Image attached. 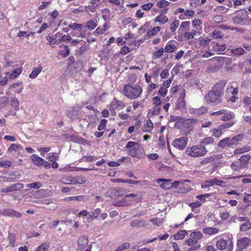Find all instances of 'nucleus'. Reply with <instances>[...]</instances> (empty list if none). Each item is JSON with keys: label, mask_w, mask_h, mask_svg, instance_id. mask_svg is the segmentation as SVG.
I'll use <instances>...</instances> for the list:
<instances>
[{"label": "nucleus", "mask_w": 251, "mask_h": 251, "mask_svg": "<svg viewBox=\"0 0 251 251\" xmlns=\"http://www.w3.org/2000/svg\"><path fill=\"white\" fill-rule=\"evenodd\" d=\"M153 124L151 120H148L146 123V126L144 127L143 129L144 132H149L152 129Z\"/></svg>", "instance_id": "43"}, {"label": "nucleus", "mask_w": 251, "mask_h": 251, "mask_svg": "<svg viewBox=\"0 0 251 251\" xmlns=\"http://www.w3.org/2000/svg\"><path fill=\"white\" fill-rule=\"evenodd\" d=\"M242 166V163H240V161H234L231 163L230 167L232 170L236 171H238L241 169Z\"/></svg>", "instance_id": "28"}, {"label": "nucleus", "mask_w": 251, "mask_h": 251, "mask_svg": "<svg viewBox=\"0 0 251 251\" xmlns=\"http://www.w3.org/2000/svg\"><path fill=\"white\" fill-rule=\"evenodd\" d=\"M224 113H224L222 115V117L220 118V119L223 121L227 122L232 119L234 117V115L233 113L231 112H227V111L225 109Z\"/></svg>", "instance_id": "19"}, {"label": "nucleus", "mask_w": 251, "mask_h": 251, "mask_svg": "<svg viewBox=\"0 0 251 251\" xmlns=\"http://www.w3.org/2000/svg\"><path fill=\"white\" fill-rule=\"evenodd\" d=\"M49 247V242L42 243L35 251H47Z\"/></svg>", "instance_id": "38"}, {"label": "nucleus", "mask_w": 251, "mask_h": 251, "mask_svg": "<svg viewBox=\"0 0 251 251\" xmlns=\"http://www.w3.org/2000/svg\"><path fill=\"white\" fill-rule=\"evenodd\" d=\"M85 198L84 196H74V197H70L65 198L64 200L66 201H82Z\"/></svg>", "instance_id": "35"}, {"label": "nucleus", "mask_w": 251, "mask_h": 251, "mask_svg": "<svg viewBox=\"0 0 251 251\" xmlns=\"http://www.w3.org/2000/svg\"><path fill=\"white\" fill-rule=\"evenodd\" d=\"M240 230L245 231L251 229V223L250 222L245 223L240 226Z\"/></svg>", "instance_id": "42"}, {"label": "nucleus", "mask_w": 251, "mask_h": 251, "mask_svg": "<svg viewBox=\"0 0 251 251\" xmlns=\"http://www.w3.org/2000/svg\"><path fill=\"white\" fill-rule=\"evenodd\" d=\"M26 186L31 189H38L42 186V184L39 182H35L29 183Z\"/></svg>", "instance_id": "33"}, {"label": "nucleus", "mask_w": 251, "mask_h": 251, "mask_svg": "<svg viewBox=\"0 0 251 251\" xmlns=\"http://www.w3.org/2000/svg\"><path fill=\"white\" fill-rule=\"evenodd\" d=\"M228 242L226 240L221 239L216 243V247L219 250L223 251L226 249L227 246Z\"/></svg>", "instance_id": "17"}, {"label": "nucleus", "mask_w": 251, "mask_h": 251, "mask_svg": "<svg viewBox=\"0 0 251 251\" xmlns=\"http://www.w3.org/2000/svg\"><path fill=\"white\" fill-rule=\"evenodd\" d=\"M185 106V101L183 98H179L176 103V107L177 109H182Z\"/></svg>", "instance_id": "36"}, {"label": "nucleus", "mask_w": 251, "mask_h": 251, "mask_svg": "<svg viewBox=\"0 0 251 251\" xmlns=\"http://www.w3.org/2000/svg\"><path fill=\"white\" fill-rule=\"evenodd\" d=\"M226 81H220L215 84L212 90L205 96L206 101L210 104L217 105L222 101V96L224 94Z\"/></svg>", "instance_id": "1"}, {"label": "nucleus", "mask_w": 251, "mask_h": 251, "mask_svg": "<svg viewBox=\"0 0 251 251\" xmlns=\"http://www.w3.org/2000/svg\"><path fill=\"white\" fill-rule=\"evenodd\" d=\"M160 30V26H156L153 27L151 30H150L148 31L147 35L151 37L155 35Z\"/></svg>", "instance_id": "39"}, {"label": "nucleus", "mask_w": 251, "mask_h": 251, "mask_svg": "<svg viewBox=\"0 0 251 251\" xmlns=\"http://www.w3.org/2000/svg\"><path fill=\"white\" fill-rule=\"evenodd\" d=\"M43 67L41 65H39L38 67L33 68L32 72L30 74L29 77L31 78H34L41 73Z\"/></svg>", "instance_id": "18"}, {"label": "nucleus", "mask_w": 251, "mask_h": 251, "mask_svg": "<svg viewBox=\"0 0 251 251\" xmlns=\"http://www.w3.org/2000/svg\"><path fill=\"white\" fill-rule=\"evenodd\" d=\"M207 151L204 146L198 145L188 147L185 151L186 154L192 157H199L206 154Z\"/></svg>", "instance_id": "4"}, {"label": "nucleus", "mask_w": 251, "mask_h": 251, "mask_svg": "<svg viewBox=\"0 0 251 251\" xmlns=\"http://www.w3.org/2000/svg\"><path fill=\"white\" fill-rule=\"evenodd\" d=\"M111 107L115 109H121L124 107V103L121 101L114 99L111 103Z\"/></svg>", "instance_id": "23"}, {"label": "nucleus", "mask_w": 251, "mask_h": 251, "mask_svg": "<svg viewBox=\"0 0 251 251\" xmlns=\"http://www.w3.org/2000/svg\"><path fill=\"white\" fill-rule=\"evenodd\" d=\"M22 72V69L19 68L15 69L9 75V78L11 79L16 78L18 75H19Z\"/></svg>", "instance_id": "34"}, {"label": "nucleus", "mask_w": 251, "mask_h": 251, "mask_svg": "<svg viewBox=\"0 0 251 251\" xmlns=\"http://www.w3.org/2000/svg\"><path fill=\"white\" fill-rule=\"evenodd\" d=\"M129 48L127 46H124L122 47L120 51V53L122 55H126L130 52Z\"/></svg>", "instance_id": "62"}, {"label": "nucleus", "mask_w": 251, "mask_h": 251, "mask_svg": "<svg viewBox=\"0 0 251 251\" xmlns=\"http://www.w3.org/2000/svg\"><path fill=\"white\" fill-rule=\"evenodd\" d=\"M251 147L250 146H244L241 148H237L234 151V154H238L242 153L245 152H248L251 150Z\"/></svg>", "instance_id": "30"}, {"label": "nucleus", "mask_w": 251, "mask_h": 251, "mask_svg": "<svg viewBox=\"0 0 251 251\" xmlns=\"http://www.w3.org/2000/svg\"><path fill=\"white\" fill-rule=\"evenodd\" d=\"M223 183V181L220 179H219L217 178H214L213 179L210 180H208L205 182V184H202L201 186V188L204 189L208 188L210 186L213 185L214 184H216L219 186H221L222 184Z\"/></svg>", "instance_id": "12"}, {"label": "nucleus", "mask_w": 251, "mask_h": 251, "mask_svg": "<svg viewBox=\"0 0 251 251\" xmlns=\"http://www.w3.org/2000/svg\"><path fill=\"white\" fill-rule=\"evenodd\" d=\"M21 175L18 172H13L8 174L7 176H4V178L10 179H17L20 178Z\"/></svg>", "instance_id": "25"}, {"label": "nucleus", "mask_w": 251, "mask_h": 251, "mask_svg": "<svg viewBox=\"0 0 251 251\" xmlns=\"http://www.w3.org/2000/svg\"><path fill=\"white\" fill-rule=\"evenodd\" d=\"M116 182H125V183H128L129 184H136L138 183L139 182L138 181H134L131 179H116Z\"/></svg>", "instance_id": "44"}, {"label": "nucleus", "mask_w": 251, "mask_h": 251, "mask_svg": "<svg viewBox=\"0 0 251 251\" xmlns=\"http://www.w3.org/2000/svg\"><path fill=\"white\" fill-rule=\"evenodd\" d=\"M153 104L155 106H160L161 104V99L159 97H154L152 98Z\"/></svg>", "instance_id": "64"}, {"label": "nucleus", "mask_w": 251, "mask_h": 251, "mask_svg": "<svg viewBox=\"0 0 251 251\" xmlns=\"http://www.w3.org/2000/svg\"><path fill=\"white\" fill-rule=\"evenodd\" d=\"M97 25L95 22V21L91 20L87 22L86 26L87 27L91 30L94 29Z\"/></svg>", "instance_id": "48"}, {"label": "nucleus", "mask_w": 251, "mask_h": 251, "mask_svg": "<svg viewBox=\"0 0 251 251\" xmlns=\"http://www.w3.org/2000/svg\"><path fill=\"white\" fill-rule=\"evenodd\" d=\"M250 158L251 155L249 154L243 155L240 157L238 161H240V163H246L250 160Z\"/></svg>", "instance_id": "53"}, {"label": "nucleus", "mask_w": 251, "mask_h": 251, "mask_svg": "<svg viewBox=\"0 0 251 251\" xmlns=\"http://www.w3.org/2000/svg\"><path fill=\"white\" fill-rule=\"evenodd\" d=\"M107 123V120L104 119H102L100 121V124L98 127V129L99 131H101V130H103V129H104Z\"/></svg>", "instance_id": "51"}, {"label": "nucleus", "mask_w": 251, "mask_h": 251, "mask_svg": "<svg viewBox=\"0 0 251 251\" xmlns=\"http://www.w3.org/2000/svg\"><path fill=\"white\" fill-rule=\"evenodd\" d=\"M188 142L187 137H181L179 138L175 139L172 142V145L176 149L183 150L186 146Z\"/></svg>", "instance_id": "6"}, {"label": "nucleus", "mask_w": 251, "mask_h": 251, "mask_svg": "<svg viewBox=\"0 0 251 251\" xmlns=\"http://www.w3.org/2000/svg\"><path fill=\"white\" fill-rule=\"evenodd\" d=\"M24 188L23 184L18 183L14 184L9 187L3 188L1 190V192L3 193H8L16 190H20Z\"/></svg>", "instance_id": "10"}, {"label": "nucleus", "mask_w": 251, "mask_h": 251, "mask_svg": "<svg viewBox=\"0 0 251 251\" xmlns=\"http://www.w3.org/2000/svg\"><path fill=\"white\" fill-rule=\"evenodd\" d=\"M218 146L219 147H221V148H224L226 146H227L228 147L231 146L230 145V142L229 141V137L225 138L219 141L218 143Z\"/></svg>", "instance_id": "27"}, {"label": "nucleus", "mask_w": 251, "mask_h": 251, "mask_svg": "<svg viewBox=\"0 0 251 251\" xmlns=\"http://www.w3.org/2000/svg\"><path fill=\"white\" fill-rule=\"evenodd\" d=\"M203 231L206 234H213L217 233L219 231V229L214 227H208L203 228Z\"/></svg>", "instance_id": "31"}, {"label": "nucleus", "mask_w": 251, "mask_h": 251, "mask_svg": "<svg viewBox=\"0 0 251 251\" xmlns=\"http://www.w3.org/2000/svg\"><path fill=\"white\" fill-rule=\"evenodd\" d=\"M125 148L128 149V154L133 157L140 158L144 156V148L137 142L129 141Z\"/></svg>", "instance_id": "2"}, {"label": "nucleus", "mask_w": 251, "mask_h": 251, "mask_svg": "<svg viewBox=\"0 0 251 251\" xmlns=\"http://www.w3.org/2000/svg\"><path fill=\"white\" fill-rule=\"evenodd\" d=\"M212 36L214 38H221L224 36V34L222 31L215 30L212 33Z\"/></svg>", "instance_id": "52"}, {"label": "nucleus", "mask_w": 251, "mask_h": 251, "mask_svg": "<svg viewBox=\"0 0 251 251\" xmlns=\"http://www.w3.org/2000/svg\"><path fill=\"white\" fill-rule=\"evenodd\" d=\"M100 213V210L99 208L96 209L90 214V217L94 218H96Z\"/></svg>", "instance_id": "61"}, {"label": "nucleus", "mask_w": 251, "mask_h": 251, "mask_svg": "<svg viewBox=\"0 0 251 251\" xmlns=\"http://www.w3.org/2000/svg\"><path fill=\"white\" fill-rule=\"evenodd\" d=\"M176 47L173 44H167L165 47L164 50L166 52H173L176 50Z\"/></svg>", "instance_id": "32"}, {"label": "nucleus", "mask_w": 251, "mask_h": 251, "mask_svg": "<svg viewBox=\"0 0 251 251\" xmlns=\"http://www.w3.org/2000/svg\"><path fill=\"white\" fill-rule=\"evenodd\" d=\"M142 88L137 85L126 84L124 86V93L128 98L135 99L141 94Z\"/></svg>", "instance_id": "3"}, {"label": "nucleus", "mask_w": 251, "mask_h": 251, "mask_svg": "<svg viewBox=\"0 0 251 251\" xmlns=\"http://www.w3.org/2000/svg\"><path fill=\"white\" fill-rule=\"evenodd\" d=\"M11 105L12 107H15V109L16 110H17L19 109V101L15 97H14L12 99L10 102Z\"/></svg>", "instance_id": "46"}, {"label": "nucleus", "mask_w": 251, "mask_h": 251, "mask_svg": "<svg viewBox=\"0 0 251 251\" xmlns=\"http://www.w3.org/2000/svg\"><path fill=\"white\" fill-rule=\"evenodd\" d=\"M154 21L155 22H159L161 24H164L168 22V18L165 15H160L155 18Z\"/></svg>", "instance_id": "26"}, {"label": "nucleus", "mask_w": 251, "mask_h": 251, "mask_svg": "<svg viewBox=\"0 0 251 251\" xmlns=\"http://www.w3.org/2000/svg\"><path fill=\"white\" fill-rule=\"evenodd\" d=\"M251 240L248 237H243L240 238L237 241V246L239 251L247 248L250 243Z\"/></svg>", "instance_id": "9"}, {"label": "nucleus", "mask_w": 251, "mask_h": 251, "mask_svg": "<svg viewBox=\"0 0 251 251\" xmlns=\"http://www.w3.org/2000/svg\"><path fill=\"white\" fill-rule=\"evenodd\" d=\"M243 138V134H239L235 136L232 138H229V141L231 146L236 145L238 141H241Z\"/></svg>", "instance_id": "20"}, {"label": "nucleus", "mask_w": 251, "mask_h": 251, "mask_svg": "<svg viewBox=\"0 0 251 251\" xmlns=\"http://www.w3.org/2000/svg\"><path fill=\"white\" fill-rule=\"evenodd\" d=\"M164 49L163 48H160L157 51H155L153 53V58L155 59L158 58L160 57L163 54Z\"/></svg>", "instance_id": "49"}, {"label": "nucleus", "mask_w": 251, "mask_h": 251, "mask_svg": "<svg viewBox=\"0 0 251 251\" xmlns=\"http://www.w3.org/2000/svg\"><path fill=\"white\" fill-rule=\"evenodd\" d=\"M183 121L184 122V125L187 124L189 125L193 123L195 120L193 119H187L184 120L182 117L180 116H176L175 115H171L169 121L170 122H179V121Z\"/></svg>", "instance_id": "11"}, {"label": "nucleus", "mask_w": 251, "mask_h": 251, "mask_svg": "<svg viewBox=\"0 0 251 251\" xmlns=\"http://www.w3.org/2000/svg\"><path fill=\"white\" fill-rule=\"evenodd\" d=\"M69 27L73 29L80 31L82 29V25L81 24L74 23L73 25L70 24Z\"/></svg>", "instance_id": "57"}, {"label": "nucleus", "mask_w": 251, "mask_h": 251, "mask_svg": "<svg viewBox=\"0 0 251 251\" xmlns=\"http://www.w3.org/2000/svg\"><path fill=\"white\" fill-rule=\"evenodd\" d=\"M214 142V139L211 137H208L204 138L201 142V143L203 145H208L210 143H212Z\"/></svg>", "instance_id": "59"}, {"label": "nucleus", "mask_w": 251, "mask_h": 251, "mask_svg": "<svg viewBox=\"0 0 251 251\" xmlns=\"http://www.w3.org/2000/svg\"><path fill=\"white\" fill-rule=\"evenodd\" d=\"M188 234L185 230H182L178 232L174 236L176 240H181L184 238L185 236Z\"/></svg>", "instance_id": "29"}, {"label": "nucleus", "mask_w": 251, "mask_h": 251, "mask_svg": "<svg viewBox=\"0 0 251 251\" xmlns=\"http://www.w3.org/2000/svg\"><path fill=\"white\" fill-rule=\"evenodd\" d=\"M88 244V240L86 237L81 236L78 238L77 241L78 250H83Z\"/></svg>", "instance_id": "14"}, {"label": "nucleus", "mask_w": 251, "mask_h": 251, "mask_svg": "<svg viewBox=\"0 0 251 251\" xmlns=\"http://www.w3.org/2000/svg\"><path fill=\"white\" fill-rule=\"evenodd\" d=\"M222 130L219 126L218 128H214L212 130V135L215 137H218L222 134Z\"/></svg>", "instance_id": "45"}, {"label": "nucleus", "mask_w": 251, "mask_h": 251, "mask_svg": "<svg viewBox=\"0 0 251 251\" xmlns=\"http://www.w3.org/2000/svg\"><path fill=\"white\" fill-rule=\"evenodd\" d=\"M212 49L216 51H224L226 49V46L224 44L217 43L213 44Z\"/></svg>", "instance_id": "22"}, {"label": "nucleus", "mask_w": 251, "mask_h": 251, "mask_svg": "<svg viewBox=\"0 0 251 251\" xmlns=\"http://www.w3.org/2000/svg\"><path fill=\"white\" fill-rule=\"evenodd\" d=\"M144 222L143 221L139 220H132L130 223V226L132 227H138L141 226V225H143Z\"/></svg>", "instance_id": "40"}, {"label": "nucleus", "mask_w": 251, "mask_h": 251, "mask_svg": "<svg viewBox=\"0 0 251 251\" xmlns=\"http://www.w3.org/2000/svg\"><path fill=\"white\" fill-rule=\"evenodd\" d=\"M208 110L206 107L202 106L200 108H192L190 109V113L195 115H200L205 113Z\"/></svg>", "instance_id": "16"}, {"label": "nucleus", "mask_w": 251, "mask_h": 251, "mask_svg": "<svg viewBox=\"0 0 251 251\" xmlns=\"http://www.w3.org/2000/svg\"><path fill=\"white\" fill-rule=\"evenodd\" d=\"M22 149V147L20 145L16 144H12L9 147L8 151L10 152L13 151H16L18 150H21Z\"/></svg>", "instance_id": "47"}, {"label": "nucleus", "mask_w": 251, "mask_h": 251, "mask_svg": "<svg viewBox=\"0 0 251 251\" xmlns=\"http://www.w3.org/2000/svg\"><path fill=\"white\" fill-rule=\"evenodd\" d=\"M60 54L63 57H67L70 54V49L68 46H65L64 47V50H62Z\"/></svg>", "instance_id": "56"}, {"label": "nucleus", "mask_w": 251, "mask_h": 251, "mask_svg": "<svg viewBox=\"0 0 251 251\" xmlns=\"http://www.w3.org/2000/svg\"><path fill=\"white\" fill-rule=\"evenodd\" d=\"M198 241L196 240L195 238H192L191 237H190L189 239L185 241V242L186 243L187 245H188L189 246H192L193 245H195L198 243Z\"/></svg>", "instance_id": "54"}, {"label": "nucleus", "mask_w": 251, "mask_h": 251, "mask_svg": "<svg viewBox=\"0 0 251 251\" xmlns=\"http://www.w3.org/2000/svg\"><path fill=\"white\" fill-rule=\"evenodd\" d=\"M234 84H235V83H231L230 87L227 88V91L231 92L233 95H237L238 92V87H234Z\"/></svg>", "instance_id": "37"}, {"label": "nucleus", "mask_w": 251, "mask_h": 251, "mask_svg": "<svg viewBox=\"0 0 251 251\" xmlns=\"http://www.w3.org/2000/svg\"><path fill=\"white\" fill-rule=\"evenodd\" d=\"M201 203L200 201H197L195 202H191L189 206L192 208L194 209L201 206Z\"/></svg>", "instance_id": "63"}, {"label": "nucleus", "mask_w": 251, "mask_h": 251, "mask_svg": "<svg viewBox=\"0 0 251 251\" xmlns=\"http://www.w3.org/2000/svg\"><path fill=\"white\" fill-rule=\"evenodd\" d=\"M158 182H162L160 187L164 190H169L172 188V182L170 179L159 178L157 180Z\"/></svg>", "instance_id": "13"}, {"label": "nucleus", "mask_w": 251, "mask_h": 251, "mask_svg": "<svg viewBox=\"0 0 251 251\" xmlns=\"http://www.w3.org/2000/svg\"><path fill=\"white\" fill-rule=\"evenodd\" d=\"M179 24V21L178 20H175L171 25L170 29L172 32L176 31V29L178 27Z\"/></svg>", "instance_id": "55"}, {"label": "nucleus", "mask_w": 251, "mask_h": 251, "mask_svg": "<svg viewBox=\"0 0 251 251\" xmlns=\"http://www.w3.org/2000/svg\"><path fill=\"white\" fill-rule=\"evenodd\" d=\"M60 181L66 184H82L86 182V179L83 176H65L61 177Z\"/></svg>", "instance_id": "5"}, {"label": "nucleus", "mask_w": 251, "mask_h": 251, "mask_svg": "<svg viewBox=\"0 0 251 251\" xmlns=\"http://www.w3.org/2000/svg\"><path fill=\"white\" fill-rule=\"evenodd\" d=\"M130 247V244L129 243H124V244L121 245L115 251H122L125 249H128Z\"/></svg>", "instance_id": "50"}, {"label": "nucleus", "mask_w": 251, "mask_h": 251, "mask_svg": "<svg viewBox=\"0 0 251 251\" xmlns=\"http://www.w3.org/2000/svg\"><path fill=\"white\" fill-rule=\"evenodd\" d=\"M170 4L169 2L165 0H160L157 3V5L158 7L160 8H163L166 6L169 5Z\"/></svg>", "instance_id": "58"}, {"label": "nucleus", "mask_w": 251, "mask_h": 251, "mask_svg": "<svg viewBox=\"0 0 251 251\" xmlns=\"http://www.w3.org/2000/svg\"><path fill=\"white\" fill-rule=\"evenodd\" d=\"M30 159L32 163L36 166H41L44 164V159L36 154L31 155Z\"/></svg>", "instance_id": "15"}, {"label": "nucleus", "mask_w": 251, "mask_h": 251, "mask_svg": "<svg viewBox=\"0 0 251 251\" xmlns=\"http://www.w3.org/2000/svg\"><path fill=\"white\" fill-rule=\"evenodd\" d=\"M234 124V122L226 123H225V124L220 125L219 126L222 129V130H223L225 128H228L230 127Z\"/></svg>", "instance_id": "60"}, {"label": "nucleus", "mask_w": 251, "mask_h": 251, "mask_svg": "<svg viewBox=\"0 0 251 251\" xmlns=\"http://www.w3.org/2000/svg\"><path fill=\"white\" fill-rule=\"evenodd\" d=\"M248 18L247 11L241 10L236 12V16L233 17V21L235 24H239Z\"/></svg>", "instance_id": "8"}, {"label": "nucleus", "mask_w": 251, "mask_h": 251, "mask_svg": "<svg viewBox=\"0 0 251 251\" xmlns=\"http://www.w3.org/2000/svg\"><path fill=\"white\" fill-rule=\"evenodd\" d=\"M113 197H119L126 193V190L123 188H112Z\"/></svg>", "instance_id": "21"}, {"label": "nucleus", "mask_w": 251, "mask_h": 251, "mask_svg": "<svg viewBox=\"0 0 251 251\" xmlns=\"http://www.w3.org/2000/svg\"><path fill=\"white\" fill-rule=\"evenodd\" d=\"M190 236L192 238H195L198 241L199 240L201 239L202 237V234L200 232L194 231L190 234Z\"/></svg>", "instance_id": "41"}, {"label": "nucleus", "mask_w": 251, "mask_h": 251, "mask_svg": "<svg viewBox=\"0 0 251 251\" xmlns=\"http://www.w3.org/2000/svg\"><path fill=\"white\" fill-rule=\"evenodd\" d=\"M0 214L11 218H20L22 216L21 213L10 208H4L0 210Z\"/></svg>", "instance_id": "7"}, {"label": "nucleus", "mask_w": 251, "mask_h": 251, "mask_svg": "<svg viewBox=\"0 0 251 251\" xmlns=\"http://www.w3.org/2000/svg\"><path fill=\"white\" fill-rule=\"evenodd\" d=\"M230 52L232 54L238 57L244 54L245 52V51L243 48L240 47L234 49H232Z\"/></svg>", "instance_id": "24"}]
</instances>
